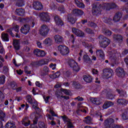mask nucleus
<instances>
[{
	"label": "nucleus",
	"instance_id": "774afa93",
	"mask_svg": "<svg viewBox=\"0 0 128 128\" xmlns=\"http://www.w3.org/2000/svg\"><path fill=\"white\" fill-rule=\"evenodd\" d=\"M103 20L104 22H106V24H108V22H109L112 20V19L110 18H103Z\"/></svg>",
	"mask_w": 128,
	"mask_h": 128
},
{
	"label": "nucleus",
	"instance_id": "bb28decb",
	"mask_svg": "<svg viewBox=\"0 0 128 128\" xmlns=\"http://www.w3.org/2000/svg\"><path fill=\"white\" fill-rule=\"evenodd\" d=\"M83 60L86 64H92V59L87 54L83 56Z\"/></svg>",
	"mask_w": 128,
	"mask_h": 128
},
{
	"label": "nucleus",
	"instance_id": "79ce46f5",
	"mask_svg": "<svg viewBox=\"0 0 128 128\" xmlns=\"http://www.w3.org/2000/svg\"><path fill=\"white\" fill-rule=\"evenodd\" d=\"M84 122L86 124H91L92 123V118L90 116L86 117L84 120Z\"/></svg>",
	"mask_w": 128,
	"mask_h": 128
},
{
	"label": "nucleus",
	"instance_id": "b1692460",
	"mask_svg": "<svg viewBox=\"0 0 128 128\" xmlns=\"http://www.w3.org/2000/svg\"><path fill=\"white\" fill-rule=\"evenodd\" d=\"M22 124L24 126H28L30 124V120L28 119V118L25 117L24 118L22 121Z\"/></svg>",
	"mask_w": 128,
	"mask_h": 128
},
{
	"label": "nucleus",
	"instance_id": "6e6d98bb",
	"mask_svg": "<svg viewBox=\"0 0 128 128\" xmlns=\"http://www.w3.org/2000/svg\"><path fill=\"white\" fill-rule=\"evenodd\" d=\"M94 114L98 118V116H100V118H102V113L100 112L99 111H96L94 112Z\"/></svg>",
	"mask_w": 128,
	"mask_h": 128
},
{
	"label": "nucleus",
	"instance_id": "e433bc0d",
	"mask_svg": "<svg viewBox=\"0 0 128 128\" xmlns=\"http://www.w3.org/2000/svg\"><path fill=\"white\" fill-rule=\"evenodd\" d=\"M6 118V113L4 112L2 110H0V122H4V118Z\"/></svg>",
	"mask_w": 128,
	"mask_h": 128
},
{
	"label": "nucleus",
	"instance_id": "c9c22d12",
	"mask_svg": "<svg viewBox=\"0 0 128 128\" xmlns=\"http://www.w3.org/2000/svg\"><path fill=\"white\" fill-rule=\"evenodd\" d=\"M96 54L98 56H100V58H104V51L102 50H96Z\"/></svg>",
	"mask_w": 128,
	"mask_h": 128
},
{
	"label": "nucleus",
	"instance_id": "de8ad7c7",
	"mask_svg": "<svg viewBox=\"0 0 128 128\" xmlns=\"http://www.w3.org/2000/svg\"><path fill=\"white\" fill-rule=\"evenodd\" d=\"M84 32H86L87 34H94V32L92 31V30L90 28H86L84 30Z\"/></svg>",
	"mask_w": 128,
	"mask_h": 128
},
{
	"label": "nucleus",
	"instance_id": "f704fd0d",
	"mask_svg": "<svg viewBox=\"0 0 128 128\" xmlns=\"http://www.w3.org/2000/svg\"><path fill=\"white\" fill-rule=\"evenodd\" d=\"M44 44L47 46H51L52 44V40L50 38H48L44 41Z\"/></svg>",
	"mask_w": 128,
	"mask_h": 128
},
{
	"label": "nucleus",
	"instance_id": "0e129e2a",
	"mask_svg": "<svg viewBox=\"0 0 128 128\" xmlns=\"http://www.w3.org/2000/svg\"><path fill=\"white\" fill-rule=\"evenodd\" d=\"M8 72V68L6 66H4L3 68L4 74H6Z\"/></svg>",
	"mask_w": 128,
	"mask_h": 128
},
{
	"label": "nucleus",
	"instance_id": "9d476101",
	"mask_svg": "<svg viewBox=\"0 0 128 128\" xmlns=\"http://www.w3.org/2000/svg\"><path fill=\"white\" fill-rule=\"evenodd\" d=\"M40 18L42 22H50V17L47 12H43L40 14Z\"/></svg>",
	"mask_w": 128,
	"mask_h": 128
},
{
	"label": "nucleus",
	"instance_id": "a211bd4d",
	"mask_svg": "<svg viewBox=\"0 0 128 128\" xmlns=\"http://www.w3.org/2000/svg\"><path fill=\"white\" fill-rule=\"evenodd\" d=\"M72 14L76 16H84V12L82 10L80 9H74L72 10Z\"/></svg>",
	"mask_w": 128,
	"mask_h": 128
},
{
	"label": "nucleus",
	"instance_id": "e2e57ef3",
	"mask_svg": "<svg viewBox=\"0 0 128 128\" xmlns=\"http://www.w3.org/2000/svg\"><path fill=\"white\" fill-rule=\"evenodd\" d=\"M70 40L72 42V44H74V41L76 40V38H74V34H71L70 36Z\"/></svg>",
	"mask_w": 128,
	"mask_h": 128
},
{
	"label": "nucleus",
	"instance_id": "8fccbe9b",
	"mask_svg": "<svg viewBox=\"0 0 128 128\" xmlns=\"http://www.w3.org/2000/svg\"><path fill=\"white\" fill-rule=\"evenodd\" d=\"M32 104V108H36L38 107V102L36 100H34L32 102V103H30Z\"/></svg>",
	"mask_w": 128,
	"mask_h": 128
},
{
	"label": "nucleus",
	"instance_id": "603ef678",
	"mask_svg": "<svg viewBox=\"0 0 128 128\" xmlns=\"http://www.w3.org/2000/svg\"><path fill=\"white\" fill-rule=\"evenodd\" d=\"M40 49H36L34 51V53L36 56H40Z\"/></svg>",
	"mask_w": 128,
	"mask_h": 128
},
{
	"label": "nucleus",
	"instance_id": "c03bdc74",
	"mask_svg": "<svg viewBox=\"0 0 128 128\" xmlns=\"http://www.w3.org/2000/svg\"><path fill=\"white\" fill-rule=\"evenodd\" d=\"M38 126L40 128H46V124H44V122H40L38 123Z\"/></svg>",
	"mask_w": 128,
	"mask_h": 128
},
{
	"label": "nucleus",
	"instance_id": "0eeeda50",
	"mask_svg": "<svg viewBox=\"0 0 128 128\" xmlns=\"http://www.w3.org/2000/svg\"><path fill=\"white\" fill-rule=\"evenodd\" d=\"M72 32L79 38H84V36H86V34H84V32L76 28H72Z\"/></svg>",
	"mask_w": 128,
	"mask_h": 128
},
{
	"label": "nucleus",
	"instance_id": "4c0bfd02",
	"mask_svg": "<svg viewBox=\"0 0 128 128\" xmlns=\"http://www.w3.org/2000/svg\"><path fill=\"white\" fill-rule=\"evenodd\" d=\"M122 120H128V110H125L122 114Z\"/></svg>",
	"mask_w": 128,
	"mask_h": 128
},
{
	"label": "nucleus",
	"instance_id": "2f4dec72",
	"mask_svg": "<svg viewBox=\"0 0 128 128\" xmlns=\"http://www.w3.org/2000/svg\"><path fill=\"white\" fill-rule=\"evenodd\" d=\"M116 92L120 94L121 98H126V91L116 89Z\"/></svg>",
	"mask_w": 128,
	"mask_h": 128
},
{
	"label": "nucleus",
	"instance_id": "3c124183",
	"mask_svg": "<svg viewBox=\"0 0 128 128\" xmlns=\"http://www.w3.org/2000/svg\"><path fill=\"white\" fill-rule=\"evenodd\" d=\"M26 98L29 104H32V96H27Z\"/></svg>",
	"mask_w": 128,
	"mask_h": 128
},
{
	"label": "nucleus",
	"instance_id": "37998d69",
	"mask_svg": "<svg viewBox=\"0 0 128 128\" xmlns=\"http://www.w3.org/2000/svg\"><path fill=\"white\" fill-rule=\"evenodd\" d=\"M58 10H59V12H60L64 14V12H66V9L64 8V6L60 5L58 7Z\"/></svg>",
	"mask_w": 128,
	"mask_h": 128
},
{
	"label": "nucleus",
	"instance_id": "412c9836",
	"mask_svg": "<svg viewBox=\"0 0 128 128\" xmlns=\"http://www.w3.org/2000/svg\"><path fill=\"white\" fill-rule=\"evenodd\" d=\"M113 38L114 40L118 42H122L124 38L122 37V35L114 34L113 35Z\"/></svg>",
	"mask_w": 128,
	"mask_h": 128
},
{
	"label": "nucleus",
	"instance_id": "9b49d317",
	"mask_svg": "<svg viewBox=\"0 0 128 128\" xmlns=\"http://www.w3.org/2000/svg\"><path fill=\"white\" fill-rule=\"evenodd\" d=\"M32 6L34 10H42V4L40 2H34L32 3Z\"/></svg>",
	"mask_w": 128,
	"mask_h": 128
},
{
	"label": "nucleus",
	"instance_id": "338daca9",
	"mask_svg": "<svg viewBox=\"0 0 128 128\" xmlns=\"http://www.w3.org/2000/svg\"><path fill=\"white\" fill-rule=\"evenodd\" d=\"M0 100H4V93L0 91Z\"/></svg>",
	"mask_w": 128,
	"mask_h": 128
},
{
	"label": "nucleus",
	"instance_id": "ea45409f",
	"mask_svg": "<svg viewBox=\"0 0 128 128\" xmlns=\"http://www.w3.org/2000/svg\"><path fill=\"white\" fill-rule=\"evenodd\" d=\"M6 82V76L4 74L0 75V84H4Z\"/></svg>",
	"mask_w": 128,
	"mask_h": 128
},
{
	"label": "nucleus",
	"instance_id": "ddd939ff",
	"mask_svg": "<svg viewBox=\"0 0 128 128\" xmlns=\"http://www.w3.org/2000/svg\"><path fill=\"white\" fill-rule=\"evenodd\" d=\"M30 26L28 24H24V26H22L20 30L22 34H27L30 32Z\"/></svg>",
	"mask_w": 128,
	"mask_h": 128
},
{
	"label": "nucleus",
	"instance_id": "f8f14e48",
	"mask_svg": "<svg viewBox=\"0 0 128 128\" xmlns=\"http://www.w3.org/2000/svg\"><path fill=\"white\" fill-rule=\"evenodd\" d=\"M90 101L94 104H96V106H100L102 104V101L100 98H89Z\"/></svg>",
	"mask_w": 128,
	"mask_h": 128
},
{
	"label": "nucleus",
	"instance_id": "c85d7f7f",
	"mask_svg": "<svg viewBox=\"0 0 128 128\" xmlns=\"http://www.w3.org/2000/svg\"><path fill=\"white\" fill-rule=\"evenodd\" d=\"M50 72V69L47 66H44L42 72V76H46Z\"/></svg>",
	"mask_w": 128,
	"mask_h": 128
},
{
	"label": "nucleus",
	"instance_id": "4d7b16f0",
	"mask_svg": "<svg viewBox=\"0 0 128 128\" xmlns=\"http://www.w3.org/2000/svg\"><path fill=\"white\" fill-rule=\"evenodd\" d=\"M112 128H124V126H121V125L114 124L112 126Z\"/></svg>",
	"mask_w": 128,
	"mask_h": 128
},
{
	"label": "nucleus",
	"instance_id": "680f3d73",
	"mask_svg": "<svg viewBox=\"0 0 128 128\" xmlns=\"http://www.w3.org/2000/svg\"><path fill=\"white\" fill-rule=\"evenodd\" d=\"M60 76V72H58L53 74V76L55 78H58V76Z\"/></svg>",
	"mask_w": 128,
	"mask_h": 128
},
{
	"label": "nucleus",
	"instance_id": "473e14b6",
	"mask_svg": "<svg viewBox=\"0 0 128 128\" xmlns=\"http://www.w3.org/2000/svg\"><path fill=\"white\" fill-rule=\"evenodd\" d=\"M68 20L70 24H76V19L74 18V16L70 14H68Z\"/></svg>",
	"mask_w": 128,
	"mask_h": 128
},
{
	"label": "nucleus",
	"instance_id": "cd10ccee",
	"mask_svg": "<svg viewBox=\"0 0 128 128\" xmlns=\"http://www.w3.org/2000/svg\"><path fill=\"white\" fill-rule=\"evenodd\" d=\"M74 2L78 8H84V4L82 2H80L78 1V0H74Z\"/></svg>",
	"mask_w": 128,
	"mask_h": 128
},
{
	"label": "nucleus",
	"instance_id": "c756f323",
	"mask_svg": "<svg viewBox=\"0 0 128 128\" xmlns=\"http://www.w3.org/2000/svg\"><path fill=\"white\" fill-rule=\"evenodd\" d=\"M117 102L118 104H122V106H126L128 104V101L122 98H118L117 100Z\"/></svg>",
	"mask_w": 128,
	"mask_h": 128
},
{
	"label": "nucleus",
	"instance_id": "5701e85b",
	"mask_svg": "<svg viewBox=\"0 0 128 128\" xmlns=\"http://www.w3.org/2000/svg\"><path fill=\"white\" fill-rule=\"evenodd\" d=\"M112 91L110 89H108L106 94V98L108 100H114V95L112 94Z\"/></svg>",
	"mask_w": 128,
	"mask_h": 128
},
{
	"label": "nucleus",
	"instance_id": "a878e982",
	"mask_svg": "<svg viewBox=\"0 0 128 128\" xmlns=\"http://www.w3.org/2000/svg\"><path fill=\"white\" fill-rule=\"evenodd\" d=\"M15 14H17V16H23L24 14V10L22 8L16 9L15 11Z\"/></svg>",
	"mask_w": 128,
	"mask_h": 128
},
{
	"label": "nucleus",
	"instance_id": "423d86ee",
	"mask_svg": "<svg viewBox=\"0 0 128 128\" xmlns=\"http://www.w3.org/2000/svg\"><path fill=\"white\" fill-rule=\"evenodd\" d=\"M48 32H50V30L48 26H46V25H42L39 30V34L42 36H48Z\"/></svg>",
	"mask_w": 128,
	"mask_h": 128
},
{
	"label": "nucleus",
	"instance_id": "58836bf2",
	"mask_svg": "<svg viewBox=\"0 0 128 128\" xmlns=\"http://www.w3.org/2000/svg\"><path fill=\"white\" fill-rule=\"evenodd\" d=\"M6 128H16V124L12 122H8L5 126Z\"/></svg>",
	"mask_w": 128,
	"mask_h": 128
},
{
	"label": "nucleus",
	"instance_id": "72a5a7b5",
	"mask_svg": "<svg viewBox=\"0 0 128 128\" xmlns=\"http://www.w3.org/2000/svg\"><path fill=\"white\" fill-rule=\"evenodd\" d=\"M114 106V103H112V102H106L104 104L102 108H103L106 109L110 108V106Z\"/></svg>",
	"mask_w": 128,
	"mask_h": 128
},
{
	"label": "nucleus",
	"instance_id": "39448f33",
	"mask_svg": "<svg viewBox=\"0 0 128 128\" xmlns=\"http://www.w3.org/2000/svg\"><path fill=\"white\" fill-rule=\"evenodd\" d=\"M114 74V71L111 68H105L103 70V76L104 78H110Z\"/></svg>",
	"mask_w": 128,
	"mask_h": 128
},
{
	"label": "nucleus",
	"instance_id": "052dcab7",
	"mask_svg": "<svg viewBox=\"0 0 128 128\" xmlns=\"http://www.w3.org/2000/svg\"><path fill=\"white\" fill-rule=\"evenodd\" d=\"M74 100H78V102H82V100H84L82 97H80V96L75 98Z\"/></svg>",
	"mask_w": 128,
	"mask_h": 128
},
{
	"label": "nucleus",
	"instance_id": "dca6fc26",
	"mask_svg": "<svg viewBox=\"0 0 128 128\" xmlns=\"http://www.w3.org/2000/svg\"><path fill=\"white\" fill-rule=\"evenodd\" d=\"M48 64V60L45 58L42 59L38 62H35L33 64V66L36 64L37 66H44V64Z\"/></svg>",
	"mask_w": 128,
	"mask_h": 128
},
{
	"label": "nucleus",
	"instance_id": "7ed1b4c3",
	"mask_svg": "<svg viewBox=\"0 0 128 128\" xmlns=\"http://www.w3.org/2000/svg\"><path fill=\"white\" fill-rule=\"evenodd\" d=\"M100 40H102L100 42V46L103 48H106V46L110 44V40L108 38H106L103 36H100Z\"/></svg>",
	"mask_w": 128,
	"mask_h": 128
},
{
	"label": "nucleus",
	"instance_id": "4468645a",
	"mask_svg": "<svg viewBox=\"0 0 128 128\" xmlns=\"http://www.w3.org/2000/svg\"><path fill=\"white\" fill-rule=\"evenodd\" d=\"M117 76L119 78H124L126 76V72L122 68H118L116 70Z\"/></svg>",
	"mask_w": 128,
	"mask_h": 128
},
{
	"label": "nucleus",
	"instance_id": "a18cd8bd",
	"mask_svg": "<svg viewBox=\"0 0 128 128\" xmlns=\"http://www.w3.org/2000/svg\"><path fill=\"white\" fill-rule=\"evenodd\" d=\"M72 86H74V88H82V86L80 83L74 82H72Z\"/></svg>",
	"mask_w": 128,
	"mask_h": 128
},
{
	"label": "nucleus",
	"instance_id": "bf43d9fd",
	"mask_svg": "<svg viewBox=\"0 0 128 128\" xmlns=\"http://www.w3.org/2000/svg\"><path fill=\"white\" fill-rule=\"evenodd\" d=\"M62 118L64 122H68V121L70 120V119H68V118L67 116H62Z\"/></svg>",
	"mask_w": 128,
	"mask_h": 128
},
{
	"label": "nucleus",
	"instance_id": "13d9d810",
	"mask_svg": "<svg viewBox=\"0 0 128 128\" xmlns=\"http://www.w3.org/2000/svg\"><path fill=\"white\" fill-rule=\"evenodd\" d=\"M70 72L66 71L65 73H64V78H69L70 76Z\"/></svg>",
	"mask_w": 128,
	"mask_h": 128
},
{
	"label": "nucleus",
	"instance_id": "4be33fe9",
	"mask_svg": "<svg viewBox=\"0 0 128 128\" xmlns=\"http://www.w3.org/2000/svg\"><path fill=\"white\" fill-rule=\"evenodd\" d=\"M13 46L16 50H20V40H14Z\"/></svg>",
	"mask_w": 128,
	"mask_h": 128
},
{
	"label": "nucleus",
	"instance_id": "1a4fd4ad",
	"mask_svg": "<svg viewBox=\"0 0 128 128\" xmlns=\"http://www.w3.org/2000/svg\"><path fill=\"white\" fill-rule=\"evenodd\" d=\"M114 122V120L113 118H108L104 121V126L106 128H110Z\"/></svg>",
	"mask_w": 128,
	"mask_h": 128
},
{
	"label": "nucleus",
	"instance_id": "864d4df0",
	"mask_svg": "<svg viewBox=\"0 0 128 128\" xmlns=\"http://www.w3.org/2000/svg\"><path fill=\"white\" fill-rule=\"evenodd\" d=\"M67 126L68 128H74V124H72V122H70V120L69 121H68V122H67Z\"/></svg>",
	"mask_w": 128,
	"mask_h": 128
},
{
	"label": "nucleus",
	"instance_id": "393cba45",
	"mask_svg": "<svg viewBox=\"0 0 128 128\" xmlns=\"http://www.w3.org/2000/svg\"><path fill=\"white\" fill-rule=\"evenodd\" d=\"M83 80L86 82H88V84H90V82H92V77L90 75H85L83 76Z\"/></svg>",
	"mask_w": 128,
	"mask_h": 128
},
{
	"label": "nucleus",
	"instance_id": "5fc2aeb1",
	"mask_svg": "<svg viewBox=\"0 0 128 128\" xmlns=\"http://www.w3.org/2000/svg\"><path fill=\"white\" fill-rule=\"evenodd\" d=\"M62 92L64 93L66 96L70 95V90H68L66 89H62Z\"/></svg>",
	"mask_w": 128,
	"mask_h": 128
},
{
	"label": "nucleus",
	"instance_id": "09e8293b",
	"mask_svg": "<svg viewBox=\"0 0 128 128\" xmlns=\"http://www.w3.org/2000/svg\"><path fill=\"white\" fill-rule=\"evenodd\" d=\"M16 6L19 7L24 6V2H22V0H18L16 3Z\"/></svg>",
	"mask_w": 128,
	"mask_h": 128
},
{
	"label": "nucleus",
	"instance_id": "f3484780",
	"mask_svg": "<svg viewBox=\"0 0 128 128\" xmlns=\"http://www.w3.org/2000/svg\"><path fill=\"white\" fill-rule=\"evenodd\" d=\"M54 20L56 24H57V26H62L64 24V22H62V19H60V16L58 15H55L54 16Z\"/></svg>",
	"mask_w": 128,
	"mask_h": 128
},
{
	"label": "nucleus",
	"instance_id": "6ab92c4d",
	"mask_svg": "<svg viewBox=\"0 0 128 128\" xmlns=\"http://www.w3.org/2000/svg\"><path fill=\"white\" fill-rule=\"evenodd\" d=\"M54 41L56 44H62L64 42V38L62 36L57 34L54 36Z\"/></svg>",
	"mask_w": 128,
	"mask_h": 128
},
{
	"label": "nucleus",
	"instance_id": "a19ab883",
	"mask_svg": "<svg viewBox=\"0 0 128 128\" xmlns=\"http://www.w3.org/2000/svg\"><path fill=\"white\" fill-rule=\"evenodd\" d=\"M102 32L106 36H112V31L108 29H104L102 30Z\"/></svg>",
	"mask_w": 128,
	"mask_h": 128
},
{
	"label": "nucleus",
	"instance_id": "69168bd1",
	"mask_svg": "<svg viewBox=\"0 0 128 128\" xmlns=\"http://www.w3.org/2000/svg\"><path fill=\"white\" fill-rule=\"evenodd\" d=\"M22 44H24V46H28V38L24 39L22 42Z\"/></svg>",
	"mask_w": 128,
	"mask_h": 128
},
{
	"label": "nucleus",
	"instance_id": "aec40b11",
	"mask_svg": "<svg viewBox=\"0 0 128 128\" xmlns=\"http://www.w3.org/2000/svg\"><path fill=\"white\" fill-rule=\"evenodd\" d=\"M122 13L118 12L116 14L115 16L113 18L114 22H120V18H122Z\"/></svg>",
	"mask_w": 128,
	"mask_h": 128
},
{
	"label": "nucleus",
	"instance_id": "7c9ffc66",
	"mask_svg": "<svg viewBox=\"0 0 128 128\" xmlns=\"http://www.w3.org/2000/svg\"><path fill=\"white\" fill-rule=\"evenodd\" d=\"M2 38L4 42H10V36H8V34L2 33Z\"/></svg>",
	"mask_w": 128,
	"mask_h": 128
},
{
	"label": "nucleus",
	"instance_id": "2eb2a0df",
	"mask_svg": "<svg viewBox=\"0 0 128 128\" xmlns=\"http://www.w3.org/2000/svg\"><path fill=\"white\" fill-rule=\"evenodd\" d=\"M14 30L16 32H18V30H20V26H18V25H16L13 28H10L7 30V32H8V34H10L11 36H12L13 38L14 36V34H12V30Z\"/></svg>",
	"mask_w": 128,
	"mask_h": 128
},
{
	"label": "nucleus",
	"instance_id": "20e7f679",
	"mask_svg": "<svg viewBox=\"0 0 128 128\" xmlns=\"http://www.w3.org/2000/svg\"><path fill=\"white\" fill-rule=\"evenodd\" d=\"M58 48V50L62 56H66L70 53V49L64 45H60Z\"/></svg>",
	"mask_w": 128,
	"mask_h": 128
},
{
	"label": "nucleus",
	"instance_id": "6e6552de",
	"mask_svg": "<svg viewBox=\"0 0 128 128\" xmlns=\"http://www.w3.org/2000/svg\"><path fill=\"white\" fill-rule=\"evenodd\" d=\"M120 56L121 55L120 52H118V51H114V52L110 56V58L112 62H118V60H120Z\"/></svg>",
	"mask_w": 128,
	"mask_h": 128
},
{
	"label": "nucleus",
	"instance_id": "f257e3e1",
	"mask_svg": "<svg viewBox=\"0 0 128 128\" xmlns=\"http://www.w3.org/2000/svg\"><path fill=\"white\" fill-rule=\"evenodd\" d=\"M118 6L114 3H103L100 4V3L95 2L92 5V14L94 16H98L102 12V8L106 10H110L112 8H115Z\"/></svg>",
	"mask_w": 128,
	"mask_h": 128
},
{
	"label": "nucleus",
	"instance_id": "49530a36",
	"mask_svg": "<svg viewBox=\"0 0 128 128\" xmlns=\"http://www.w3.org/2000/svg\"><path fill=\"white\" fill-rule=\"evenodd\" d=\"M10 87L12 90H16V88H18V85L16 83L14 82H12L10 84Z\"/></svg>",
	"mask_w": 128,
	"mask_h": 128
},
{
	"label": "nucleus",
	"instance_id": "f03ea898",
	"mask_svg": "<svg viewBox=\"0 0 128 128\" xmlns=\"http://www.w3.org/2000/svg\"><path fill=\"white\" fill-rule=\"evenodd\" d=\"M68 66L72 69L74 72H78L80 71V66L76 61L72 59H70L68 62Z\"/></svg>",
	"mask_w": 128,
	"mask_h": 128
}]
</instances>
